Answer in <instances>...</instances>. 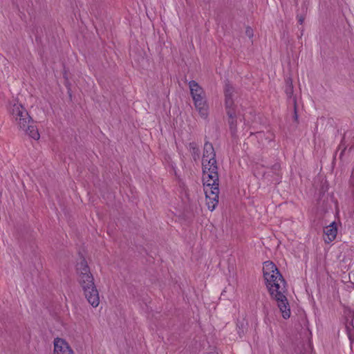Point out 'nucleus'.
Returning <instances> with one entry per match:
<instances>
[{"mask_svg":"<svg viewBox=\"0 0 354 354\" xmlns=\"http://www.w3.org/2000/svg\"><path fill=\"white\" fill-rule=\"evenodd\" d=\"M189 87L194 102L206 100L204 90L196 81H190L189 82Z\"/></svg>","mask_w":354,"mask_h":354,"instance_id":"obj_8","label":"nucleus"},{"mask_svg":"<svg viewBox=\"0 0 354 354\" xmlns=\"http://www.w3.org/2000/svg\"><path fill=\"white\" fill-rule=\"evenodd\" d=\"M77 270L79 272V282L82 289L87 288V286L95 285L93 277L90 272L89 268L84 260L78 263Z\"/></svg>","mask_w":354,"mask_h":354,"instance_id":"obj_5","label":"nucleus"},{"mask_svg":"<svg viewBox=\"0 0 354 354\" xmlns=\"http://www.w3.org/2000/svg\"><path fill=\"white\" fill-rule=\"evenodd\" d=\"M263 277L267 288L277 302V306L284 319L290 317V309L287 298L284 293L286 291L285 281L279 272L276 266L272 261H266L263 266Z\"/></svg>","mask_w":354,"mask_h":354,"instance_id":"obj_2","label":"nucleus"},{"mask_svg":"<svg viewBox=\"0 0 354 354\" xmlns=\"http://www.w3.org/2000/svg\"><path fill=\"white\" fill-rule=\"evenodd\" d=\"M299 21L300 22V24H302L303 23V19L302 18H300L299 19Z\"/></svg>","mask_w":354,"mask_h":354,"instance_id":"obj_14","label":"nucleus"},{"mask_svg":"<svg viewBox=\"0 0 354 354\" xmlns=\"http://www.w3.org/2000/svg\"><path fill=\"white\" fill-rule=\"evenodd\" d=\"M212 145L205 143L202 159L203 189L208 209L213 211L218 203V175Z\"/></svg>","mask_w":354,"mask_h":354,"instance_id":"obj_1","label":"nucleus"},{"mask_svg":"<svg viewBox=\"0 0 354 354\" xmlns=\"http://www.w3.org/2000/svg\"><path fill=\"white\" fill-rule=\"evenodd\" d=\"M337 234V224L335 222H332L324 230V239L325 242L328 243L332 242L336 238Z\"/></svg>","mask_w":354,"mask_h":354,"instance_id":"obj_9","label":"nucleus"},{"mask_svg":"<svg viewBox=\"0 0 354 354\" xmlns=\"http://www.w3.org/2000/svg\"><path fill=\"white\" fill-rule=\"evenodd\" d=\"M20 129L24 131L30 137L33 138L35 140H38L40 138L39 133L38 129L35 125H34L33 122L31 123H28V126L25 128H19Z\"/></svg>","mask_w":354,"mask_h":354,"instance_id":"obj_11","label":"nucleus"},{"mask_svg":"<svg viewBox=\"0 0 354 354\" xmlns=\"http://www.w3.org/2000/svg\"><path fill=\"white\" fill-rule=\"evenodd\" d=\"M194 104L199 115L203 119H207L209 114V105L207 100L198 101Z\"/></svg>","mask_w":354,"mask_h":354,"instance_id":"obj_10","label":"nucleus"},{"mask_svg":"<svg viewBox=\"0 0 354 354\" xmlns=\"http://www.w3.org/2000/svg\"><path fill=\"white\" fill-rule=\"evenodd\" d=\"M88 302L94 308L100 304V296L95 285L87 286L83 289Z\"/></svg>","mask_w":354,"mask_h":354,"instance_id":"obj_7","label":"nucleus"},{"mask_svg":"<svg viewBox=\"0 0 354 354\" xmlns=\"http://www.w3.org/2000/svg\"><path fill=\"white\" fill-rule=\"evenodd\" d=\"M53 354H75L68 342L61 337L53 340Z\"/></svg>","mask_w":354,"mask_h":354,"instance_id":"obj_6","label":"nucleus"},{"mask_svg":"<svg viewBox=\"0 0 354 354\" xmlns=\"http://www.w3.org/2000/svg\"><path fill=\"white\" fill-rule=\"evenodd\" d=\"M233 88L227 86L225 88V104L227 113L229 116V124L232 131H235L236 120H234L236 115L234 101L232 99Z\"/></svg>","mask_w":354,"mask_h":354,"instance_id":"obj_4","label":"nucleus"},{"mask_svg":"<svg viewBox=\"0 0 354 354\" xmlns=\"http://www.w3.org/2000/svg\"><path fill=\"white\" fill-rule=\"evenodd\" d=\"M8 110L12 119L19 128H25L28 123L32 122V118L26 108L17 100H12L9 103Z\"/></svg>","mask_w":354,"mask_h":354,"instance_id":"obj_3","label":"nucleus"},{"mask_svg":"<svg viewBox=\"0 0 354 354\" xmlns=\"http://www.w3.org/2000/svg\"><path fill=\"white\" fill-rule=\"evenodd\" d=\"M246 34L250 37L253 35L252 30L250 28H247Z\"/></svg>","mask_w":354,"mask_h":354,"instance_id":"obj_12","label":"nucleus"},{"mask_svg":"<svg viewBox=\"0 0 354 354\" xmlns=\"http://www.w3.org/2000/svg\"><path fill=\"white\" fill-rule=\"evenodd\" d=\"M351 325L354 328V317L353 318L352 321H351Z\"/></svg>","mask_w":354,"mask_h":354,"instance_id":"obj_13","label":"nucleus"}]
</instances>
